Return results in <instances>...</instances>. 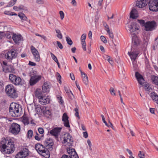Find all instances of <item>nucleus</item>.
<instances>
[{"instance_id":"nucleus-59","label":"nucleus","mask_w":158,"mask_h":158,"mask_svg":"<svg viewBox=\"0 0 158 158\" xmlns=\"http://www.w3.org/2000/svg\"><path fill=\"white\" fill-rule=\"evenodd\" d=\"M38 131L39 133L41 134H43L44 133V130L42 127H39L38 129Z\"/></svg>"},{"instance_id":"nucleus-39","label":"nucleus","mask_w":158,"mask_h":158,"mask_svg":"<svg viewBox=\"0 0 158 158\" xmlns=\"http://www.w3.org/2000/svg\"><path fill=\"white\" fill-rule=\"evenodd\" d=\"M66 38L67 44L69 45H71L73 44V42L70 37L67 36L66 37Z\"/></svg>"},{"instance_id":"nucleus-62","label":"nucleus","mask_w":158,"mask_h":158,"mask_svg":"<svg viewBox=\"0 0 158 158\" xmlns=\"http://www.w3.org/2000/svg\"><path fill=\"white\" fill-rule=\"evenodd\" d=\"M56 43L57 44L58 46L60 48V49H63V46H62V44H61L60 42H59L58 41H57Z\"/></svg>"},{"instance_id":"nucleus-26","label":"nucleus","mask_w":158,"mask_h":158,"mask_svg":"<svg viewBox=\"0 0 158 158\" xmlns=\"http://www.w3.org/2000/svg\"><path fill=\"white\" fill-rule=\"evenodd\" d=\"M150 96L152 99L158 104V95L154 92H151Z\"/></svg>"},{"instance_id":"nucleus-22","label":"nucleus","mask_w":158,"mask_h":158,"mask_svg":"<svg viewBox=\"0 0 158 158\" xmlns=\"http://www.w3.org/2000/svg\"><path fill=\"white\" fill-rule=\"evenodd\" d=\"M138 17V12L135 9H133L130 13V17L133 19H135Z\"/></svg>"},{"instance_id":"nucleus-35","label":"nucleus","mask_w":158,"mask_h":158,"mask_svg":"<svg viewBox=\"0 0 158 158\" xmlns=\"http://www.w3.org/2000/svg\"><path fill=\"white\" fill-rule=\"evenodd\" d=\"M56 32L57 34V37L60 39H62L63 36L60 31L59 29H56Z\"/></svg>"},{"instance_id":"nucleus-11","label":"nucleus","mask_w":158,"mask_h":158,"mask_svg":"<svg viewBox=\"0 0 158 158\" xmlns=\"http://www.w3.org/2000/svg\"><path fill=\"white\" fill-rule=\"evenodd\" d=\"M30 79L29 80V84L31 86H33L36 84L41 79L40 75H36L30 74L29 75Z\"/></svg>"},{"instance_id":"nucleus-29","label":"nucleus","mask_w":158,"mask_h":158,"mask_svg":"<svg viewBox=\"0 0 158 158\" xmlns=\"http://www.w3.org/2000/svg\"><path fill=\"white\" fill-rule=\"evenodd\" d=\"M69 156L70 158H79L78 156L75 149L72 153H71Z\"/></svg>"},{"instance_id":"nucleus-3","label":"nucleus","mask_w":158,"mask_h":158,"mask_svg":"<svg viewBox=\"0 0 158 158\" xmlns=\"http://www.w3.org/2000/svg\"><path fill=\"white\" fill-rule=\"evenodd\" d=\"M35 148L37 152L45 158H49L50 156L49 151L44 146L40 143L35 144Z\"/></svg>"},{"instance_id":"nucleus-14","label":"nucleus","mask_w":158,"mask_h":158,"mask_svg":"<svg viewBox=\"0 0 158 158\" xmlns=\"http://www.w3.org/2000/svg\"><path fill=\"white\" fill-rule=\"evenodd\" d=\"M31 50L35 61H40V57L37 50L33 45L31 46Z\"/></svg>"},{"instance_id":"nucleus-21","label":"nucleus","mask_w":158,"mask_h":158,"mask_svg":"<svg viewBox=\"0 0 158 158\" xmlns=\"http://www.w3.org/2000/svg\"><path fill=\"white\" fill-rule=\"evenodd\" d=\"M50 85L48 83L45 82L42 86V89L43 92L44 93H48L50 90Z\"/></svg>"},{"instance_id":"nucleus-33","label":"nucleus","mask_w":158,"mask_h":158,"mask_svg":"<svg viewBox=\"0 0 158 158\" xmlns=\"http://www.w3.org/2000/svg\"><path fill=\"white\" fill-rule=\"evenodd\" d=\"M56 98L59 103L60 105H62L64 103V101L62 97L59 95H56Z\"/></svg>"},{"instance_id":"nucleus-28","label":"nucleus","mask_w":158,"mask_h":158,"mask_svg":"<svg viewBox=\"0 0 158 158\" xmlns=\"http://www.w3.org/2000/svg\"><path fill=\"white\" fill-rule=\"evenodd\" d=\"M151 80L153 83L158 86V77L154 75H152Z\"/></svg>"},{"instance_id":"nucleus-23","label":"nucleus","mask_w":158,"mask_h":158,"mask_svg":"<svg viewBox=\"0 0 158 158\" xmlns=\"http://www.w3.org/2000/svg\"><path fill=\"white\" fill-rule=\"evenodd\" d=\"M134 35L132 38V42L134 46H137L139 44L140 40L135 34Z\"/></svg>"},{"instance_id":"nucleus-17","label":"nucleus","mask_w":158,"mask_h":158,"mask_svg":"<svg viewBox=\"0 0 158 158\" xmlns=\"http://www.w3.org/2000/svg\"><path fill=\"white\" fill-rule=\"evenodd\" d=\"M139 52L138 51H134L132 48L131 52H128V54L131 57L132 60L135 61L136 58Z\"/></svg>"},{"instance_id":"nucleus-38","label":"nucleus","mask_w":158,"mask_h":158,"mask_svg":"<svg viewBox=\"0 0 158 158\" xmlns=\"http://www.w3.org/2000/svg\"><path fill=\"white\" fill-rule=\"evenodd\" d=\"M33 135V131L31 130H29L27 132V137L29 139L31 138Z\"/></svg>"},{"instance_id":"nucleus-60","label":"nucleus","mask_w":158,"mask_h":158,"mask_svg":"<svg viewBox=\"0 0 158 158\" xmlns=\"http://www.w3.org/2000/svg\"><path fill=\"white\" fill-rule=\"evenodd\" d=\"M43 137V135H42L41 136L39 137L38 135H35V139L37 140L40 141L41 140L42 138Z\"/></svg>"},{"instance_id":"nucleus-9","label":"nucleus","mask_w":158,"mask_h":158,"mask_svg":"<svg viewBox=\"0 0 158 158\" xmlns=\"http://www.w3.org/2000/svg\"><path fill=\"white\" fill-rule=\"evenodd\" d=\"M156 26V23L154 21H147L146 22L144 30L147 31L155 30Z\"/></svg>"},{"instance_id":"nucleus-25","label":"nucleus","mask_w":158,"mask_h":158,"mask_svg":"<svg viewBox=\"0 0 158 158\" xmlns=\"http://www.w3.org/2000/svg\"><path fill=\"white\" fill-rule=\"evenodd\" d=\"M43 91H42L41 89L39 88L37 89L35 91V96L40 99L43 96Z\"/></svg>"},{"instance_id":"nucleus-1","label":"nucleus","mask_w":158,"mask_h":158,"mask_svg":"<svg viewBox=\"0 0 158 158\" xmlns=\"http://www.w3.org/2000/svg\"><path fill=\"white\" fill-rule=\"evenodd\" d=\"M1 143L2 145L1 151L2 153L9 154L14 152V144L11 142L4 139L1 141Z\"/></svg>"},{"instance_id":"nucleus-54","label":"nucleus","mask_w":158,"mask_h":158,"mask_svg":"<svg viewBox=\"0 0 158 158\" xmlns=\"http://www.w3.org/2000/svg\"><path fill=\"white\" fill-rule=\"evenodd\" d=\"M57 79L58 80H59V83L60 84H61V76L60 74L57 73Z\"/></svg>"},{"instance_id":"nucleus-32","label":"nucleus","mask_w":158,"mask_h":158,"mask_svg":"<svg viewBox=\"0 0 158 158\" xmlns=\"http://www.w3.org/2000/svg\"><path fill=\"white\" fill-rule=\"evenodd\" d=\"M19 17L22 19L24 20H27V17L23 13H19L18 14Z\"/></svg>"},{"instance_id":"nucleus-8","label":"nucleus","mask_w":158,"mask_h":158,"mask_svg":"<svg viewBox=\"0 0 158 158\" xmlns=\"http://www.w3.org/2000/svg\"><path fill=\"white\" fill-rule=\"evenodd\" d=\"M135 76L137 80L139 83L142 85H144V88L146 91H147L148 87L150 85L149 84H144V80L142 76L138 72H136L135 73Z\"/></svg>"},{"instance_id":"nucleus-36","label":"nucleus","mask_w":158,"mask_h":158,"mask_svg":"<svg viewBox=\"0 0 158 158\" xmlns=\"http://www.w3.org/2000/svg\"><path fill=\"white\" fill-rule=\"evenodd\" d=\"M69 117L67 115V114L66 113H64L62 116V121L63 122L69 120Z\"/></svg>"},{"instance_id":"nucleus-5","label":"nucleus","mask_w":158,"mask_h":158,"mask_svg":"<svg viewBox=\"0 0 158 158\" xmlns=\"http://www.w3.org/2000/svg\"><path fill=\"white\" fill-rule=\"evenodd\" d=\"M18 54L17 50L15 49H12L5 53L4 57L6 60L10 62L12 60L17 57Z\"/></svg>"},{"instance_id":"nucleus-57","label":"nucleus","mask_w":158,"mask_h":158,"mask_svg":"<svg viewBox=\"0 0 158 158\" xmlns=\"http://www.w3.org/2000/svg\"><path fill=\"white\" fill-rule=\"evenodd\" d=\"M74 150V149L73 148H69L67 149V152L70 155L71 153H72L73 151Z\"/></svg>"},{"instance_id":"nucleus-48","label":"nucleus","mask_w":158,"mask_h":158,"mask_svg":"<svg viewBox=\"0 0 158 158\" xmlns=\"http://www.w3.org/2000/svg\"><path fill=\"white\" fill-rule=\"evenodd\" d=\"M15 3L12 0H11L8 3V4L6 6V7H9L10 6H12L15 5Z\"/></svg>"},{"instance_id":"nucleus-15","label":"nucleus","mask_w":158,"mask_h":158,"mask_svg":"<svg viewBox=\"0 0 158 158\" xmlns=\"http://www.w3.org/2000/svg\"><path fill=\"white\" fill-rule=\"evenodd\" d=\"M149 0H137L136 2V6L139 8H142L145 6L148 3Z\"/></svg>"},{"instance_id":"nucleus-52","label":"nucleus","mask_w":158,"mask_h":158,"mask_svg":"<svg viewBox=\"0 0 158 158\" xmlns=\"http://www.w3.org/2000/svg\"><path fill=\"white\" fill-rule=\"evenodd\" d=\"M103 26L106 28V29H105V30L106 31H108V30H110L108 25L106 23L103 22Z\"/></svg>"},{"instance_id":"nucleus-46","label":"nucleus","mask_w":158,"mask_h":158,"mask_svg":"<svg viewBox=\"0 0 158 158\" xmlns=\"http://www.w3.org/2000/svg\"><path fill=\"white\" fill-rule=\"evenodd\" d=\"M109 91L111 95L114 96L116 95L115 91L113 87H111Z\"/></svg>"},{"instance_id":"nucleus-4","label":"nucleus","mask_w":158,"mask_h":158,"mask_svg":"<svg viewBox=\"0 0 158 158\" xmlns=\"http://www.w3.org/2000/svg\"><path fill=\"white\" fill-rule=\"evenodd\" d=\"M20 106L16 103L12 102L10 104L9 108V111L11 116L14 117H18L20 115L19 109Z\"/></svg>"},{"instance_id":"nucleus-44","label":"nucleus","mask_w":158,"mask_h":158,"mask_svg":"<svg viewBox=\"0 0 158 158\" xmlns=\"http://www.w3.org/2000/svg\"><path fill=\"white\" fill-rule=\"evenodd\" d=\"M101 116L102 118V121H103V122L105 124L106 126L108 127H109L110 126V125H108V124L105 121V118L103 114H101Z\"/></svg>"},{"instance_id":"nucleus-42","label":"nucleus","mask_w":158,"mask_h":158,"mask_svg":"<svg viewBox=\"0 0 158 158\" xmlns=\"http://www.w3.org/2000/svg\"><path fill=\"white\" fill-rule=\"evenodd\" d=\"M138 156L140 158H144L145 156V154L143 152L139 151L138 154Z\"/></svg>"},{"instance_id":"nucleus-41","label":"nucleus","mask_w":158,"mask_h":158,"mask_svg":"<svg viewBox=\"0 0 158 158\" xmlns=\"http://www.w3.org/2000/svg\"><path fill=\"white\" fill-rule=\"evenodd\" d=\"M12 33L10 31L6 32L5 33V36L8 39H10L11 37Z\"/></svg>"},{"instance_id":"nucleus-37","label":"nucleus","mask_w":158,"mask_h":158,"mask_svg":"<svg viewBox=\"0 0 158 158\" xmlns=\"http://www.w3.org/2000/svg\"><path fill=\"white\" fill-rule=\"evenodd\" d=\"M86 38V34H83L81 37V43H85V40Z\"/></svg>"},{"instance_id":"nucleus-45","label":"nucleus","mask_w":158,"mask_h":158,"mask_svg":"<svg viewBox=\"0 0 158 158\" xmlns=\"http://www.w3.org/2000/svg\"><path fill=\"white\" fill-rule=\"evenodd\" d=\"M50 54L51 55V57L53 59V60L56 62L58 61V60H57V58L56 57V56L53 54L52 52L50 53Z\"/></svg>"},{"instance_id":"nucleus-47","label":"nucleus","mask_w":158,"mask_h":158,"mask_svg":"<svg viewBox=\"0 0 158 158\" xmlns=\"http://www.w3.org/2000/svg\"><path fill=\"white\" fill-rule=\"evenodd\" d=\"M106 58L108 61L109 62V63L111 64H112L113 63V61L112 59H110V56L106 55Z\"/></svg>"},{"instance_id":"nucleus-51","label":"nucleus","mask_w":158,"mask_h":158,"mask_svg":"<svg viewBox=\"0 0 158 158\" xmlns=\"http://www.w3.org/2000/svg\"><path fill=\"white\" fill-rule=\"evenodd\" d=\"M100 38L101 40L105 44H106L107 43V40L105 37L103 35H102L100 37Z\"/></svg>"},{"instance_id":"nucleus-30","label":"nucleus","mask_w":158,"mask_h":158,"mask_svg":"<svg viewBox=\"0 0 158 158\" xmlns=\"http://www.w3.org/2000/svg\"><path fill=\"white\" fill-rule=\"evenodd\" d=\"M29 118L28 117L23 116V122L25 125H27L29 123Z\"/></svg>"},{"instance_id":"nucleus-49","label":"nucleus","mask_w":158,"mask_h":158,"mask_svg":"<svg viewBox=\"0 0 158 158\" xmlns=\"http://www.w3.org/2000/svg\"><path fill=\"white\" fill-rule=\"evenodd\" d=\"M19 11L20 10H27V8L25 7L23 5H20L19 6Z\"/></svg>"},{"instance_id":"nucleus-61","label":"nucleus","mask_w":158,"mask_h":158,"mask_svg":"<svg viewBox=\"0 0 158 158\" xmlns=\"http://www.w3.org/2000/svg\"><path fill=\"white\" fill-rule=\"evenodd\" d=\"M5 33L3 32L0 31V39H2L5 37Z\"/></svg>"},{"instance_id":"nucleus-56","label":"nucleus","mask_w":158,"mask_h":158,"mask_svg":"<svg viewBox=\"0 0 158 158\" xmlns=\"http://www.w3.org/2000/svg\"><path fill=\"white\" fill-rule=\"evenodd\" d=\"M59 13L60 15L61 19L62 20L64 17V14L62 11H60Z\"/></svg>"},{"instance_id":"nucleus-40","label":"nucleus","mask_w":158,"mask_h":158,"mask_svg":"<svg viewBox=\"0 0 158 158\" xmlns=\"http://www.w3.org/2000/svg\"><path fill=\"white\" fill-rule=\"evenodd\" d=\"M137 21L141 25L145 27V24L146 23V22H145V21L144 20L138 19Z\"/></svg>"},{"instance_id":"nucleus-6","label":"nucleus","mask_w":158,"mask_h":158,"mask_svg":"<svg viewBox=\"0 0 158 158\" xmlns=\"http://www.w3.org/2000/svg\"><path fill=\"white\" fill-rule=\"evenodd\" d=\"M20 131V126L15 123H12L10 127V132L14 135H17Z\"/></svg>"},{"instance_id":"nucleus-16","label":"nucleus","mask_w":158,"mask_h":158,"mask_svg":"<svg viewBox=\"0 0 158 158\" xmlns=\"http://www.w3.org/2000/svg\"><path fill=\"white\" fill-rule=\"evenodd\" d=\"M2 63L4 65L2 67L4 69H6L7 71L11 72L14 71L15 69L13 66L11 65L8 64L6 61H3Z\"/></svg>"},{"instance_id":"nucleus-55","label":"nucleus","mask_w":158,"mask_h":158,"mask_svg":"<svg viewBox=\"0 0 158 158\" xmlns=\"http://www.w3.org/2000/svg\"><path fill=\"white\" fill-rule=\"evenodd\" d=\"M68 97L70 99H73L74 98V95L72 92H71L69 94H68Z\"/></svg>"},{"instance_id":"nucleus-7","label":"nucleus","mask_w":158,"mask_h":158,"mask_svg":"<svg viewBox=\"0 0 158 158\" xmlns=\"http://www.w3.org/2000/svg\"><path fill=\"white\" fill-rule=\"evenodd\" d=\"M9 79L10 81L15 85H22L21 78L13 74H10L9 75Z\"/></svg>"},{"instance_id":"nucleus-19","label":"nucleus","mask_w":158,"mask_h":158,"mask_svg":"<svg viewBox=\"0 0 158 158\" xmlns=\"http://www.w3.org/2000/svg\"><path fill=\"white\" fill-rule=\"evenodd\" d=\"M39 101L40 104L44 105L50 102V99L49 98L43 96L41 98H40Z\"/></svg>"},{"instance_id":"nucleus-24","label":"nucleus","mask_w":158,"mask_h":158,"mask_svg":"<svg viewBox=\"0 0 158 158\" xmlns=\"http://www.w3.org/2000/svg\"><path fill=\"white\" fill-rule=\"evenodd\" d=\"M82 80L83 83L86 85H88L89 82L87 75L84 72L81 71Z\"/></svg>"},{"instance_id":"nucleus-10","label":"nucleus","mask_w":158,"mask_h":158,"mask_svg":"<svg viewBox=\"0 0 158 158\" xmlns=\"http://www.w3.org/2000/svg\"><path fill=\"white\" fill-rule=\"evenodd\" d=\"M149 9L153 11H158V0H149Z\"/></svg>"},{"instance_id":"nucleus-34","label":"nucleus","mask_w":158,"mask_h":158,"mask_svg":"<svg viewBox=\"0 0 158 158\" xmlns=\"http://www.w3.org/2000/svg\"><path fill=\"white\" fill-rule=\"evenodd\" d=\"M23 152H19L15 156V158H25V156H23Z\"/></svg>"},{"instance_id":"nucleus-27","label":"nucleus","mask_w":158,"mask_h":158,"mask_svg":"<svg viewBox=\"0 0 158 158\" xmlns=\"http://www.w3.org/2000/svg\"><path fill=\"white\" fill-rule=\"evenodd\" d=\"M135 23H131L130 24L128 25V27L129 28L130 31L131 32H134L136 31V30H138V29L135 27Z\"/></svg>"},{"instance_id":"nucleus-20","label":"nucleus","mask_w":158,"mask_h":158,"mask_svg":"<svg viewBox=\"0 0 158 158\" xmlns=\"http://www.w3.org/2000/svg\"><path fill=\"white\" fill-rule=\"evenodd\" d=\"M64 143H68L70 144H72L73 142L72 137L69 134H67V136H65L64 137Z\"/></svg>"},{"instance_id":"nucleus-31","label":"nucleus","mask_w":158,"mask_h":158,"mask_svg":"<svg viewBox=\"0 0 158 158\" xmlns=\"http://www.w3.org/2000/svg\"><path fill=\"white\" fill-rule=\"evenodd\" d=\"M20 152H23V156H25V157L28 156L29 154V151L28 149L26 148H23V150L21 151Z\"/></svg>"},{"instance_id":"nucleus-64","label":"nucleus","mask_w":158,"mask_h":158,"mask_svg":"<svg viewBox=\"0 0 158 158\" xmlns=\"http://www.w3.org/2000/svg\"><path fill=\"white\" fill-rule=\"evenodd\" d=\"M35 35L37 36H40L43 38L44 40H46V37L44 35H41L38 33H36Z\"/></svg>"},{"instance_id":"nucleus-18","label":"nucleus","mask_w":158,"mask_h":158,"mask_svg":"<svg viewBox=\"0 0 158 158\" xmlns=\"http://www.w3.org/2000/svg\"><path fill=\"white\" fill-rule=\"evenodd\" d=\"M12 38L15 43L16 44H18L23 39V37L21 35H17L15 34H13Z\"/></svg>"},{"instance_id":"nucleus-13","label":"nucleus","mask_w":158,"mask_h":158,"mask_svg":"<svg viewBox=\"0 0 158 158\" xmlns=\"http://www.w3.org/2000/svg\"><path fill=\"white\" fill-rule=\"evenodd\" d=\"M62 128L56 127L50 130L49 132L50 134L52 135L55 137L56 139H58L59 135L61 132Z\"/></svg>"},{"instance_id":"nucleus-63","label":"nucleus","mask_w":158,"mask_h":158,"mask_svg":"<svg viewBox=\"0 0 158 158\" xmlns=\"http://www.w3.org/2000/svg\"><path fill=\"white\" fill-rule=\"evenodd\" d=\"M36 2L39 4H42L44 3L43 0H36Z\"/></svg>"},{"instance_id":"nucleus-50","label":"nucleus","mask_w":158,"mask_h":158,"mask_svg":"<svg viewBox=\"0 0 158 158\" xmlns=\"http://www.w3.org/2000/svg\"><path fill=\"white\" fill-rule=\"evenodd\" d=\"M64 126L67 127H70L69 120H67L65 121V122H64Z\"/></svg>"},{"instance_id":"nucleus-12","label":"nucleus","mask_w":158,"mask_h":158,"mask_svg":"<svg viewBox=\"0 0 158 158\" xmlns=\"http://www.w3.org/2000/svg\"><path fill=\"white\" fill-rule=\"evenodd\" d=\"M54 142L53 140L51 138L47 139L44 142V145L47 150L51 151L53 149Z\"/></svg>"},{"instance_id":"nucleus-58","label":"nucleus","mask_w":158,"mask_h":158,"mask_svg":"<svg viewBox=\"0 0 158 158\" xmlns=\"http://www.w3.org/2000/svg\"><path fill=\"white\" fill-rule=\"evenodd\" d=\"M148 87V88L146 91L148 92V94H149V93L152 92V86L150 85Z\"/></svg>"},{"instance_id":"nucleus-53","label":"nucleus","mask_w":158,"mask_h":158,"mask_svg":"<svg viewBox=\"0 0 158 158\" xmlns=\"http://www.w3.org/2000/svg\"><path fill=\"white\" fill-rule=\"evenodd\" d=\"M64 89L67 94L71 92L68 87L64 86Z\"/></svg>"},{"instance_id":"nucleus-43","label":"nucleus","mask_w":158,"mask_h":158,"mask_svg":"<svg viewBox=\"0 0 158 158\" xmlns=\"http://www.w3.org/2000/svg\"><path fill=\"white\" fill-rule=\"evenodd\" d=\"M107 33L109 34L110 37L111 39H113L114 38V36L113 32L112 31H110V30H108L106 31Z\"/></svg>"},{"instance_id":"nucleus-2","label":"nucleus","mask_w":158,"mask_h":158,"mask_svg":"<svg viewBox=\"0 0 158 158\" xmlns=\"http://www.w3.org/2000/svg\"><path fill=\"white\" fill-rule=\"evenodd\" d=\"M7 95L10 98L15 99L18 97V93L16 89L12 84L7 85L5 88Z\"/></svg>"}]
</instances>
